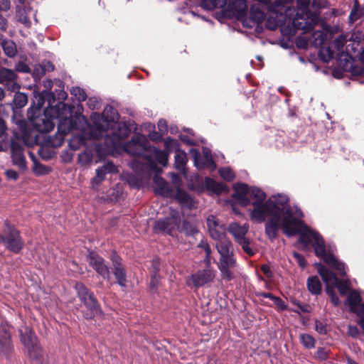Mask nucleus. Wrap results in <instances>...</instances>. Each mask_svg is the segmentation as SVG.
<instances>
[{"mask_svg": "<svg viewBox=\"0 0 364 364\" xmlns=\"http://www.w3.org/2000/svg\"><path fill=\"white\" fill-rule=\"evenodd\" d=\"M0 243L14 254H18L24 247V241L19 230L8 220L4 223L2 233H0Z\"/></svg>", "mask_w": 364, "mask_h": 364, "instance_id": "nucleus-7", "label": "nucleus"}, {"mask_svg": "<svg viewBox=\"0 0 364 364\" xmlns=\"http://www.w3.org/2000/svg\"><path fill=\"white\" fill-rule=\"evenodd\" d=\"M294 0H274L273 6L276 10L281 11L282 14H288L291 17L294 13V9L291 6V4Z\"/></svg>", "mask_w": 364, "mask_h": 364, "instance_id": "nucleus-34", "label": "nucleus"}, {"mask_svg": "<svg viewBox=\"0 0 364 364\" xmlns=\"http://www.w3.org/2000/svg\"><path fill=\"white\" fill-rule=\"evenodd\" d=\"M358 6V0H353V6L350 11V15L348 16L349 22L354 23L359 18H360V15H357Z\"/></svg>", "mask_w": 364, "mask_h": 364, "instance_id": "nucleus-52", "label": "nucleus"}, {"mask_svg": "<svg viewBox=\"0 0 364 364\" xmlns=\"http://www.w3.org/2000/svg\"><path fill=\"white\" fill-rule=\"evenodd\" d=\"M87 105L90 109H98L101 107V102L97 97H90L87 100Z\"/></svg>", "mask_w": 364, "mask_h": 364, "instance_id": "nucleus-59", "label": "nucleus"}, {"mask_svg": "<svg viewBox=\"0 0 364 364\" xmlns=\"http://www.w3.org/2000/svg\"><path fill=\"white\" fill-rule=\"evenodd\" d=\"M364 39V34L360 31L354 32L351 34L350 41H353L354 43H357L358 46L360 43V42Z\"/></svg>", "mask_w": 364, "mask_h": 364, "instance_id": "nucleus-61", "label": "nucleus"}, {"mask_svg": "<svg viewBox=\"0 0 364 364\" xmlns=\"http://www.w3.org/2000/svg\"><path fill=\"white\" fill-rule=\"evenodd\" d=\"M45 74L46 68L43 66H38L34 68L32 75L36 80L37 79H40V77Z\"/></svg>", "mask_w": 364, "mask_h": 364, "instance_id": "nucleus-62", "label": "nucleus"}, {"mask_svg": "<svg viewBox=\"0 0 364 364\" xmlns=\"http://www.w3.org/2000/svg\"><path fill=\"white\" fill-rule=\"evenodd\" d=\"M236 242L241 246L243 251L249 256H252L255 254L256 249L252 247V243L247 237Z\"/></svg>", "mask_w": 364, "mask_h": 364, "instance_id": "nucleus-42", "label": "nucleus"}, {"mask_svg": "<svg viewBox=\"0 0 364 364\" xmlns=\"http://www.w3.org/2000/svg\"><path fill=\"white\" fill-rule=\"evenodd\" d=\"M215 276V272L211 269L208 268L198 270L190 277L187 283L190 285L191 282L196 288H198L211 282L214 279Z\"/></svg>", "mask_w": 364, "mask_h": 364, "instance_id": "nucleus-17", "label": "nucleus"}, {"mask_svg": "<svg viewBox=\"0 0 364 364\" xmlns=\"http://www.w3.org/2000/svg\"><path fill=\"white\" fill-rule=\"evenodd\" d=\"M112 262V272L117 279V282L122 287L127 286V274L122 264V259L115 252L111 256Z\"/></svg>", "mask_w": 364, "mask_h": 364, "instance_id": "nucleus-24", "label": "nucleus"}, {"mask_svg": "<svg viewBox=\"0 0 364 364\" xmlns=\"http://www.w3.org/2000/svg\"><path fill=\"white\" fill-rule=\"evenodd\" d=\"M115 127L117 130L107 134L105 139V144L109 151H126L132 156H141L144 162L139 163L137 166L143 172L146 168L149 171H161L157 164L166 166L168 153L151 146L148 139L141 134L134 135L129 141L124 144V140L131 134L132 129L127 124H116Z\"/></svg>", "mask_w": 364, "mask_h": 364, "instance_id": "nucleus-2", "label": "nucleus"}, {"mask_svg": "<svg viewBox=\"0 0 364 364\" xmlns=\"http://www.w3.org/2000/svg\"><path fill=\"white\" fill-rule=\"evenodd\" d=\"M317 55L310 53L308 61L311 63L316 70L318 67L315 61L319 59L323 63H328L336 60L338 67L343 70L350 72L353 75H360L362 68L358 63L364 65V47H318Z\"/></svg>", "mask_w": 364, "mask_h": 364, "instance_id": "nucleus-3", "label": "nucleus"}, {"mask_svg": "<svg viewBox=\"0 0 364 364\" xmlns=\"http://www.w3.org/2000/svg\"><path fill=\"white\" fill-rule=\"evenodd\" d=\"M92 155L87 151L82 152V153L80 154L78 156V161L82 164L85 165L87 164H89L92 161Z\"/></svg>", "mask_w": 364, "mask_h": 364, "instance_id": "nucleus-57", "label": "nucleus"}, {"mask_svg": "<svg viewBox=\"0 0 364 364\" xmlns=\"http://www.w3.org/2000/svg\"><path fill=\"white\" fill-rule=\"evenodd\" d=\"M20 339L21 343L27 349L39 344L38 339L33 329L26 326L19 329Z\"/></svg>", "mask_w": 364, "mask_h": 364, "instance_id": "nucleus-27", "label": "nucleus"}, {"mask_svg": "<svg viewBox=\"0 0 364 364\" xmlns=\"http://www.w3.org/2000/svg\"><path fill=\"white\" fill-rule=\"evenodd\" d=\"M173 195L182 209L187 208L192 210L197 208V201L186 191L177 188L176 191H174Z\"/></svg>", "mask_w": 364, "mask_h": 364, "instance_id": "nucleus-26", "label": "nucleus"}, {"mask_svg": "<svg viewBox=\"0 0 364 364\" xmlns=\"http://www.w3.org/2000/svg\"><path fill=\"white\" fill-rule=\"evenodd\" d=\"M361 300L360 294L355 290L350 291L346 300L350 311L356 314L359 320L364 318V303L361 304Z\"/></svg>", "mask_w": 364, "mask_h": 364, "instance_id": "nucleus-22", "label": "nucleus"}, {"mask_svg": "<svg viewBox=\"0 0 364 364\" xmlns=\"http://www.w3.org/2000/svg\"><path fill=\"white\" fill-rule=\"evenodd\" d=\"M187 162V156L185 151L177 149L175 155V166L177 169L182 171L184 169Z\"/></svg>", "mask_w": 364, "mask_h": 364, "instance_id": "nucleus-41", "label": "nucleus"}, {"mask_svg": "<svg viewBox=\"0 0 364 364\" xmlns=\"http://www.w3.org/2000/svg\"><path fill=\"white\" fill-rule=\"evenodd\" d=\"M37 100L38 102L36 107L40 108H42L46 101L48 102V106L46 109L50 107L52 110L53 109L54 111H55L56 108H65L66 106L65 104L59 102L57 104V105L53 108V104L55 102V93L49 90H43L39 96L38 99H37Z\"/></svg>", "mask_w": 364, "mask_h": 364, "instance_id": "nucleus-28", "label": "nucleus"}, {"mask_svg": "<svg viewBox=\"0 0 364 364\" xmlns=\"http://www.w3.org/2000/svg\"><path fill=\"white\" fill-rule=\"evenodd\" d=\"M326 293L329 296L331 303L338 306L340 304V299L336 295L332 287H326Z\"/></svg>", "mask_w": 364, "mask_h": 364, "instance_id": "nucleus-49", "label": "nucleus"}, {"mask_svg": "<svg viewBox=\"0 0 364 364\" xmlns=\"http://www.w3.org/2000/svg\"><path fill=\"white\" fill-rule=\"evenodd\" d=\"M205 186L207 190L215 194H220L225 188L223 183H218L215 180L206 177L205 179Z\"/></svg>", "mask_w": 364, "mask_h": 364, "instance_id": "nucleus-38", "label": "nucleus"}, {"mask_svg": "<svg viewBox=\"0 0 364 364\" xmlns=\"http://www.w3.org/2000/svg\"><path fill=\"white\" fill-rule=\"evenodd\" d=\"M23 149V148L19 142L14 140L11 141V152L13 163L14 165L17 166L21 171H24L27 169V164Z\"/></svg>", "mask_w": 364, "mask_h": 364, "instance_id": "nucleus-23", "label": "nucleus"}, {"mask_svg": "<svg viewBox=\"0 0 364 364\" xmlns=\"http://www.w3.org/2000/svg\"><path fill=\"white\" fill-rule=\"evenodd\" d=\"M24 141L25 144L28 146H33L34 144H38V137L37 134L33 136V134H31L29 136H24Z\"/></svg>", "mask_w": 364, "mask_h": 364, "instance_id": "nucleus-58", "label": "nucleus"}, {"mask_svg": "<svg viewBox=\"0 0 364 364\" xmlns=\"http://www.w3.org/2000/svg\"><path fill=\"white\" fill-rule=\"evenodd\" d=\"M327 328L328 326L326 323L318 320L315 321V329L319 334L326 335L328 331Z\"/></svg>", "mask_w": 364, "mask_h": 364, "instance_id": "nucleus-55", "label": "nucleus"}, {"mask_svg": "<svg viewBox=\"0 0 364 364\" xmlns=\"http://www.w3.org/2000/svg\"><path fill=\"white\" fill-rule=\"evenodd\" d=\"M177 229L179 232H183L188 236H195L198 232L196 225L186 220H184L181 225L179 223Z\"/></svg>", "mask_w": 364, "mask_h": 364, "instance_id": "nucleus-37", "label": "nucleus"}, {"mask_svg": "<svg viewBox=\"0 0 364 364\" xmlns=\"http://www.w3.org/2000/svg\"><path fill=\"white\" fill-rule=\"evenodd\" d=\"M347 334L349 336H350V337H352L353 338H357L359 336L360 331H359V329L358 328L357 326L350 325L348 327Z\"/></svg>", "mask_w": 364, "mask_h": 364, "instance_id": "nucleus-64", "label": "nucleus"}, {"mask_svg": "<svg viewBox=\"0 0 364 364\" xmlns=\"http://www.w3.org/2000/svg\"><path fill=\"white\" fill-rule=\"evenodd\" d=\"M14 3L18 4L16 6V12L19 15L21 18L25 14V10L23 6L26 4L27 0H13ZM11 8V0H0V11H8Z\"/></svg>", "mask_w": 364, "mask_h": 364, "instance_id": "nucleus-35", "label": "nucleus"}, {"mask_svg": "<svg viewBox=\"0 0 364 364\" xmlns=\"http://www.w3.org/2000/svg\"><path fill=\"white\" fill-rule=\"evenodd\" d=\"M306 287L312 295L318 296L321 294L322 285L317 276H311L307 279Z\"/></svg>", "mask_w": 364, "mask_h": 364, "instance_id": "nucleus-36", "label": "nucleus"}, {"mask_svg": "<svg viewBox=\"0 0 364 364\" xmlns=\"http://www.w3.org/2000/svg\"><path fill=\"white\" fill-rule=\"evenodd\" d=\"M293 256L295 258V259L296 260L298 264L301 267L304 268L306 266V261L303 255L298 253L297 252H294Z\"/></svg>", "mask_w": 364, "mask_h": 364, "instance_id": "nucleus-63", "label": "nucleus"}, {"mask_svg": "<svg viewBox=\"0 0 364 364\" xmlns=\"http://www.w3.org/2000/svg\"><path fill=\"white\" fill-rule=\"evenodd\" d=\"M328 4V2L327 0H312L311 1V7L316 11H319L321 9L326 8Z\"/></svg>", "mask_w": 364, "mask_h": 364, "instance_id": "nucleus-56", "label": "nucleus"}, {"mask_svg": "<svg viewBox=\"0 0 364 364\" xmlns=\"http://www.w3.org/2000/svg\"><path fill=\"white\" fill-rule=\"evenodd\" d=\"M47 109L31 107L27 112L28 119L33 127L40 133H48L55 127V117L48 116Z\"/></svg>", "mask_w": 364, "mask_h": 364, "instance_id": "nucleus-8", "label": "nucleus"}, {"mask_svg": "<svg viewBox=\"0 0 364 364\" xmlns=\"http://www.w3.org/2000/svg\"><path fill=\"white\" fill-rule=\"evenodd\" d=\"M118 171L117 166L111 161H108L95 171V176L92 179V188L97 189L100 184L105 179L108 173H114Z\"/></svg>", "mask_w": 364, "mask_h": 364, "instance_id": "nucleus-20", "label": "nucleus"}, {"mask_svg": "<svg viewBox=\"0 0 364 364\" xmlns=\"http://www.w3.org/2000/svg\"><path fill=\"white\" fill-rule=\"evenodd\" d=\"M257 1V4H253L254 6H260L267 10V11H269V10L275 9L274 7H272L273 6V0H254Z\"/></svg>", "mask_w": 364, "mask_h": 364, "instance_id": "nucleus-53", "label": "nucleus"}, {"mask_svg": "<svg viewBox=\"0 0 364 364\" xmlns=\"http://www.w3.org/2000/svg\"><path fill=\"white\" fill-rule=\"evenodd\" d=\"M71 94L73 95L79 102L85 101L87 98L85 90L79 87H73L71 90Z\"/></svg>", "mask_w": 364, "mask_h": 364, "instance_id": "nucleus-50", "label": "nucleus"}, {"mask_svg": "<svg viewBox=\"0 0 364 364\" xmlns=\"http://www.w3.org/2000/svg\"><path fill=\"white\" fill-rule=\"evenodd\" d=\"M144 171L149 175H150L152 172L156 173L153 178L156 193L161 195L164 197H171L173 196V189L162 177L159 176V173L161 171V170L159 171H149L147 168H146L144 169Z\"/></svg>", "mask_w": 364, "mask_h": 364, "instance_id": "nucleus-18", "label": "nucleus"}, {"mask_svg": "<svg viewBox=\"0 0 364 364\" xmlns=\"http://www.w3.org/2000/svg\"><path fill=\"white\" fill-rule=\"evenodd\" d=\"M255 205V208L249 209L252 220L262 223L267 216L271 217L265 223V233L271 241L277 238L280 228L287 237L299 234V240L304 248L311 245L317 257L338 271L341 276L346 275L345 264L338 260L333 254L326 252L322 236L293 215L287 196L277 194L267 200L265 203H257Z\"/></svg>", "mask_w": 364, "mask_h": 364, "instance_id": "nucleus-1", "label": "nucleus"}, {"mask_svg": "<svg viewBox=\"0 0 364 364\" xmlns=\"http://www.w3.org/2000/svg\"><path fill=\"white\" fill-rule=\"evenodd\" d=\"M329 350L326 348L320 347L317 349L315 358L318 360H326L329 358Z\"/></svg>", "mask_w": 364, "mask_h": 364, "instance_id": "nucleus-51", "label": "nucleus"}, {"mask_svg": "<svg viewBox=\"0 0 364 364\" xmlns=\"http://www.w3.org/2000/svg\"><path fill=\"white\" fill-rule=\"evenodd\" d=\"M294 22V15L293 14V16H291V18H287V25L284 23L279 27L282 35L286 37L287 41H290V38L295 35L297 31L301 30V26H296Z\"/></svg>", "mask_w": 364, "mask_h": 364, "instance_id": "nucleus-30", "label": "nucleus"}, {"mask_svg": "<svg viewBox=\"0 0 364 364\" xmlns=\"http://www.w3.org/2000/svg\"><path fill=\"white\" fill-rule=\"evenodd\" d=\"M299 338L300 342L306 348L312 349L315 348L316 340L312 336L308 333H301Z\"/></svg>", "mask_w": 364, "mask_h": 364, "instance_id": "nucleus-45", "label": "nucleus"}, {"mask_svg": "<svg viewBox=\"0 0 364 364\" xmlns=\"http://www.w3.org/2000/svg\"><path fill=\"white\" fill-rule=\"evenodd\" d=\"M87 260L90 266L92 267L104 279H110V272L109 267L105 263V259L101 256L94 252H90L87 257Z\"/></svg>", "mask_w": 364, "mask_h": 364, "instance_id": "nucleus-14", "label": "nucleus"}, {"mask_svg": "<svg viewBox=\"0 0 364 364\" xmlns=\"http://www.w3.org/2000/svg\"><path fill=\"white\" fill-rule=\"evenodd\" d=\"M247 4L246 0H232L226 9L217 14L218 18L232 19L235 18L242 22L245 20L247 15Z\"/></svg>", "mask_w": 364, "mask_h": 364, "instance_id": "nucleus-10", "label": "nucleus"}, {"mask_svg": "<svg viewBox=\"0 0 364 364\" xmlns=\"http://www.w3.org/2000/svg\"><path fill=\"white\" fill-rule=\"evenodd\" d=\"M233 188L235 192L232 197L243 206L251 205L252 208H255V204L265 203L266 193L257 187H250L245 183H238Z\"/></svg>", "mask_w": 364, "mask_h": 364, "instance_id": "nucleus-6", "label": "nucleus"}, {"mask_svg": "<svg viewBox=\"0 0 364 364\" xmlns=\"http://www.w3.org/2000/svg\"><path fill=\"white\" fill-rule=\"evenodd\" d=\"M30 360L35 364H43L46 360V354L40 343L27 349Z\"/></svg>", "mask_w": 364, "mask_h": 364, "instance_id": "nucleus-32", "label": "nucleus"}, {"mask_svg": "<svg viewBox=\"0 0 364 364\" xmlns=\"http://www.w3.org/2000/svg\"><path fill=\"white\" fill-rule=\"evenodd\" d=\"M318 272L323 282L326 284V287H333L334 283L336 282L338 279L336 274L321 264H318Z\"/></svg>", "mask_w": 364, "mask_h": 364, "instance_id": "nucleus-33", "label": "nucleus"}, {"mask_svg": "<svg viewBox=\"0 0 364 364\" xmlns=\"http://www.w3.org/2000/svg\"><path fill=\"white\" fill-rule=\"evenodd\" d=\"M265 22V27L270 31H274L282 24L287 23V18H291L288 14H282L276 9L269 10Z\"/></svg>", "mask_w": 364, "mask_h": 364, "instance_id": "nucleus-21", "label": "nucleus"}, {"mask_svg": "<svg viewBox=\"0 0 364 364\" xmlns=\"http://www.w3.org/2000/svg\"><path fill=\"white\" fill-rule=\"evenodd\" d=\"M351 286L349 279H338L337 282L334 283L333 287H336L341 295H346Z\"/></svg>", "mask_w": 364, "mask_h": 364, "instance_id": "nucleus-43", "label": "nucleus"}, {"mask_svg": "<svg viewBox=\"0 0 364 364\" xmlns=\"http://www.w3.org/2000/svg\"><path fill=\"white\" fill-rule=\"evenodd\" d=\"M58 119V130L65 134H68L73 129H80L77 121L80 120L78 117H62L60 114H57L55 119Z\"/></svg>", "mask_w": 364, "mask_h": 364, "instance_id": "nucleus-25", "label": "nucleus"}, {"mask_svg": "<svg viewBox=\"0 0 364 364\" xmlns=\"http://www.w3.org/2000/svg\"><path fill=\"white\" fill-rule=\"evenodd\" d=\"M16 77L17 75L14 70L0 66V83L14 82Z\"/></svg>", "mask_w": 364, "mask_h": 364, "instance_id": "nucleus-39", "label": "nucleus"}, {"mask_svg": "<svg viewBox=\"0 0 364 364\" xmlns=\"http://www.w3.org/2000/svg\"><path fill=\"white\" fill-rule=\"evenodd\" d=\"M89 124H86V128L83 129L82 134L74 136L68 142L69 147L72 150H77L85 144L87 139H98L99 138L89 137Z\"/></svg>", "mask_w": 364, "mask_h": 364, "instance_id": "nucleus-29", "label": "nucleus"}, {"mask_svg": "<svg viewBox=\"0 0 364 364\" xmlns=\"http://www.w3.org/2000/svg\"><path fill=\"white\" fill-rule=\"evenodd\" d=\"M215 247L220 255L218 269L221 276L223 279L231 281L234 279V274L230 269L235 267L237 264L233 245L229 240L224 239L218 241Z\"/></svg>", "mask_w": 364, "mask_h": 364, "instance_id": "nucleus-5", "label": "nucleus"}, {"mask_svg": "<svg viewBox=\"0 0 364 364\" xmlns=\"http://www.w3.org/2000/svg\"><path fill=\"white\" fill-rule=\"evenodd\" d=\"M67 134L61 132H60L58 130H57V132L55 135L50 136L49 137L48 143L53 147H59L63 144L65 136Z\"/></svg>", "mask_w": 364, "mask_h": 364, "instance_id": "nucleus-44", "label": "nucleus"}, {"mask_svg": "<svg viewBox=\"0 0 364 364\" xmlns=\"http://www.w3.org/2000/svg\"><path fill=\"white\" fill-rule=\"evenodd\" d=\"M227 4V0H201V6L207 10L223 8Z\"/></svg>", "mask_w": 364, "mask_h": 364, "instance_id": "nucleus-40", "label": "nucleus"}, {"mask_svg": "<svg viewBox=\"0 0 364 364\" xmlns=\"http://www.w3.org/2000/svg\"><path fill=\"white\" fill-rule=\"evenodd\" d=\"M75 289L80 300L85 305L86 310L83 312L86 319H91L101 314L100 305L94 294L82 283H77Z\"/></svg>", "mask_w": 364, "mask_h": 364, "instance_id": "nucleus-9", "label": "nucleus"}, {"mask_svg": "<svg viewBox=\"0 0 364 364\" xmlns=\"http://www.w3.org/2000/svg\"><path fill=\"white\" fill-rule=\"evenodd\" d=\"M220 176L225 180L231 181L235 178V173L230 168H222L219 169Z\"/></svg>", "mask_w": 364, "mask_h": 364, "instance_id": "nucleus-48", "label": "nucleus"}, {"mask_svg": "<svg viewBox=\"0 0 364 364\" xmlns=\"http://www.w3.org/2000/svg\"><path fill=\"white\" fill-rule=\"evenodd\" d=\"M180 221L178 212L172 210L169 216L156 220L153 229L155 232H164L172 235V232L177 228Z\"/></svg>", "mask_w": 364, "mask_h": 364, "instance_id": "nucleus-12", "label": "nucleus"}, {"mask_svg": "<svg viewBox=\"0 0 364 364\" xmlns=\"http://www.w3.org/2000/svg\"><path fill=\"white\" fill-rule=\"evenodd\" d=\"M15 70L19 73H28L31 72V68L27 64L20 61L16 64Z\"/></svg>", "mask_w": 364, "mask_h": 364, "instance_id": "nucleus-60", "label": "nucleus"}, {"mask_svg": "<svg viewBox=\"0 0 364 364\" xmlns=\"http://www.w3.org/2000/svg\"><path fill=\"white\" fill-rule=\"evenodd\" d=\"M207 226L210 236L213 240L220 241L226 239V228L215 215L208 217Z\"/></svg>", "mask_w": 364, "mask_h": 364, "instance_id": "nucleus-15", "label": "nucleus"}, {"mask_svg": "<svg viewBox=\"0 0 364 364\" xmlns=\"http://www.w3.org/2000/svg\"><path fill=\"white\" fill-rule=\"evenodd\" d=\"M203 158L201 157L200 152L196 149H191L190 153L193 159L194 164L198 168H208L213 171L216 168V164L213 159L211 151L208 148H203Z\"/></svg>", "mask_w": 364, "mask_h": 364, "instance_id": "nucleus-13", "label": "nucleus"}, {"mask_svg": "<svg viewBox=\"0 0 364 364\" xmlns=\"http://www.w3.org/2000/svg\"><path fill=\"white\" fill-rule=\"evenodd\" d=\"M320 11H312L309 9L303 11V12L296 11L294 14V23L301 26L303 33H307L314 30V26L320 21Z\"/></svg>", "mask_w": 364, "mask_h": 364, "instance_id": "nucleus-11", "label": "nucleus"}, {"mask_svg": "<svg viewBox=\"0 0 364 364\" xmlns=\"http://www.w3.org/2000/svg\"><path fill=\"white\" fill-rule=\"evenodd\" d=\"M164 145L168 152H171L173 150L175 151L177 149H179V142L176 139H173L171 137H167L164 141Z\"/></svg>", "mask_w": 364, "mask_h": 364, "instance_id": "nucleus-47", "label": "nucleus"}, {"mask_svg": "<svg viewBox=\"0 0 364 364\" xmlns=\"http://www.w3.org/2000/svg\"><path fill=\"white\" fill-rule=\"evenodd\" d=\"M248 230L247 224L241 225L237 223H232L228 228V232L234 237L235 242L245 237Z\"/></svg>", "mask_w": 364, "mask_h": 364, "instance_id": "nucleus-31", "label": "nucleus"}, {"mask_svg": "<svg viewBox=\"0 0 364 364\" xmlns=\"http://www.w3.org/2000/svg\"><path fill=\"white\" fill-rule=\"evenodd\" d=\"M156 272H154V274L151 276L150 280V289L152 291H156L159 284V269L158 268H156Z\"/></svg>", "mask_w": 364, "mask_h": 364, "instance_id": "nucleus-54", "label": "nucleus"}, {"mask_svg": "<svg viewBox=\"0 0 364 364\" xmlns=\"http://www.w3.org/2000/svg\"><path fill=\"white\" fill-rule=\"evenodd\" d=\"M267 13V11L266 9L260 6L251 5L250 9V16L249 17L247 16L245 20L243 21V26L252 28L257 25V28L258 25L264 21Z\"/></svg>", "mask_w": 364, "mask_h": 364, "instance_id": "nucleus-16", "label": "nucleus"}, {"mask_svg": "<svg viewBox=\"0 0 364 364\" xmlns=\"http://www.w3.org/2000/svg\"><path fill=\"white\" fill-rule=\"evenodd\" d=\"M13 349L8 323L0 320V354L7 355Z\"/></svg>", "mask_w": 364, "mask_h": 364, "instance_id": "nucleus-19", "label": "nucleus"}, {"mask_svg": "<svg viewBox=\"0 0 364 364\" xmlns=\"http://www.w3.org/2000/svg\"><path fill=\"white\" fill-rule=\"evenodd\" d=\"M14 105L16 108H22L28 102V97L25 93L16 92L13 100Z\"/></svg>", "mask_w": 364, "mask_h": 364, "instance_id": "nucleus-46", "label": "nucleus"}, {"mask_svg": "<svg viewBox=\"0 0 364 364\" xmlns=\"http://www.w3.org/2000/svg\"><path fill=\"white\" fill-rule=\"evenodd\" d=\"M119 114L117 111L111 105H107L102 114L93 113L91 119L92 124H89L88 131L89 137L106 138L107 134H111L112 132H116L117 127L116 124H124L119 122Z\"/></svg>", "mask_w": 364, "mask_h": 364, "instance_id": "nucleus-4", "label": "nucleus"}]
</instances>
